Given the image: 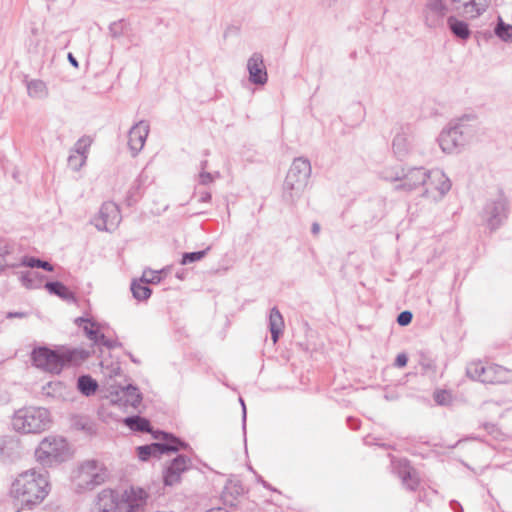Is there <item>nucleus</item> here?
<instances>
[{
	"label": "nucleus",
	"mask_w": 512,
	"mask_h": 512,
	"mask_svg": "<svg viewBox=\"0 0 512 512\" xmlns=\"http://www.w3.org/2000/svg\"><path fill=\"white\" fill-rule=\"evenodd\" d=\"M49 493L47 472L41 473L34 469L27 470L17 476L11 485L10 494L22 507L29 509L40 504Z\"/></svg>",
	"instance_id": "1"
},
{
	"label": "nucleus",
	"mask_w": 512,
	"mask_h": 512,
	"mask_svg": "<svg viewBox=\"0 0 512 512\" xmlns=\"http://www.w3.org/2000/svg\"><path fill=\"white\" fill-rule=\"evenodd\" d=\"M148 494L139 487L125 489L119 498L111 489H103L98 493L91 512H134L137 507L146 504Z\"/></svg>",
	"instance_id": "2"
},
{
	"label": "nucleus",
	"mask_w": 512,
	"mask_h": 512,
	"mask_svg": "<svg viewBox=\"0 0 512 512\" xmlns=\"http://www.w3.org/2000/svg\"><path fill=\"white\" fill-rule=\"evenodd\" d=\"M474 116L465 115L450 122L439 134L437 141L446 154L459 153L476 134V128L470 123Z\"/></svg>",
	"instance_id": "3"
},
{
	"label": "nucleus",
	"mask_w": 512,
	"mask_h": 512,
	"mask_svg": "<svg viewBox=\"0 0 512 512\" xmlns=\"http://www.w3.org/2000/svg\"><path fill=\"white\" fill-rule=\"evenodd\" d=\"M310 161L304 157L294 159L283 184V200L294 205L302 196L311 176Z\"/></svg>",
	"instance_id": "4"
},
{
	"label": "nucleus",
	"mask_w": 512,
	"mask_h": 512,
	"mask_svg": "<svg viewBox=\"0 0 512 512\" xmlns=\"http://www.w3.org/2000/svg\"><path fill=\"white\" fill-rule=\"evenodd\" d=\"M51 417L46 408L24 407L15 411L11 424L16 432L39 434L50 427Z\"/></svg>",
	"instance_id": "5"
},
{
	"label": "nucleus",
	"mask_w": 512,
	"mask_h": 512,
	"mask_svg": "<svg viewBox=\"0 0 512 512\" xmlns=\"http://www.w3.org/2000/svg\"><path fill=\"white\" fill-rule=\"evenodd\" d=\"M509 203L502 191L487 198L479 214L482 224L490 231L495 232L507 220Z\"/></svg>",
	"instance_id": "6"
},
{
	"label": "nucleus",
	"mask_w": 512,
	"mask_h": 512,
	"mask_svg": "<svg viewBox=\"0 0 512 512\" xmlns=\"http://www.w3.org/2000/svg\"><path fill=\"white\" fill-rule=\"evenodd\" d=\"M68 444L62 437H45L35 450L36 461L44 467H50L64 460Z\"/></svg>",
	"instance_id": "7"
},
{
	"label": "nucleus",
	"mask_w": 512,
	"mask_h": 512,
	"mask_svg": "<svg viewBox=\"0 0 512 512\" xmlns=\"http://www.w3.org/2000/svg\"><path fill=\"white\" fill-rule=\"evenodd\" d=\"M155 439L161 442H155L149 445L137 447V454L140 460L147 461L150 457H158L169 452H177L182 448H186L187 444L176 438L172 434L157 431L153 434Z\"/></svg>",
	"instance_id": "8"
},
{
	"label": "nucleus",
	"mask_w": 512,
	"mask_h": 512,
	"mask_svg": "<svg viewBox=\"0 0 512 512\" xmlns=\"http://www.w3.org/2000/svg\"><path fill=\"white\" fill-rule=\"evenodd\" d=\"M107 477V470L102 463L96 460L84 461L75 477L77 490H93L96 486L104 483Z\"/></svg>",
	"instance_id": "9"
},
{
	"label": "nucleus",
	"mask_w": 512,
	"mask_h": 512,
	"mask_svg": "<svg viewBox=\"0 0 512 512\" xmlns=\"http://www.w3.org/2000/svg\"><path fill=\"white\" fill-rule=\"evenodd\" d=\"M451 186L450 179L442 170H429L427 180L423 183V196L433 202H437L450 191Z\"/></svg>",
	"instance_id": "10"
},
{
	"label": "nucleus",
	"mask_w": 512,
	"mask_h": 512,
	"mask_svg": "<svg viewBox=\"0 0 512 512\" xmlns=\"http://www.w3.org/2000/svg\"><path fill=\"white\" fill-rule=\"evenodd\" d=\"M31 360L35 367L50 373H60L64 367L62 352L51 350L48 347L34 348Z\"/></svg>",
	"instance_id": "11"
},
{
	"label": "nucleus",
	"mask_w": 512,
	"mask_h": 512,
	"mask_svg": "<svg viewBox=\"0 0 512 512\" xmlns=\"http://www.w3.org/2000/svg\"><path fill=\"white\" fill-rule=\"evenodd\" d=\"M122 220L119 207L114 202H104L97 216L92 220L99 231L113 232Z\"/></svg>",
	"instance_id": "12"
},
{
	"label": "nucleus",
	"mask_w": 512,
	"mask_h": 512,
	"mask_svg": "<svg viewBox=\"0 0 512 512\" xmlns=\"http://www.w3.org/2000/svg\"><path fill=\"white\" fill-rule=\"evenodd\" d=\"M447 11L448 8L443 0H426L423 8V18L426 26L429 28L441 26Z\"/></svg>",
	"instance_id": "13"
},
{
	"label": "nucleus",
	"mask_w": 512,
	"mask_h": 512,
	"mask_svg": "<svg viewBox=\"0 0 512 512\" xmlns=\"http://www.w3.org/2000/svg\"><path fill=\"white\" fill-rule=\"evenodd\" d=\"M428 171L423 167H414L408 169L406 173L397 175L394 179L401 183L396 186L398 190L412 191L423 186V183L427 180Z\"/></svg>",
	"instance_id": "14"
},
{
	"label": "nucleus",
	"mask_w": 512,
	"mask_h": 512,
	"mask_svg": "<svg viewBox=\"0 0 512 512\" xmlns=\"http://www.w3.org/2000/svg\"><path fill=\"white\" fill-rule=\"evenodd\" d=\"M149 134V124L146 121H139L131 127L128 133V146L133 157L143 149Z\"/></svg>",
	"instance_id": "15"
},
{
	"label": "nucleus",
	"mask_w": 512,
	"mask_h": 512,
	"mask_svg": "<svg viewBox=\"0 0 512 512\" xmlns=\"http://www.w3.org/2000/svg\"><path fill=\"white\" fill-rule=\"evenodd\" d=\"M249 81L255 85H264L268 80L263 56L260 53H253L247 61Z\"/></svg>",
	"instance_id": "16"
},
{
	"label": "nucleus",
	"mask_w": 512,
	"mask_h": 512,
	"mask_svg": "<svg viewBox=\"0 0 512 512\" xmlns=\"http://www.w3.org/2000/svg\"><path fill=\"white\" fill-rule=\"evenodd\" d=\"M190 459L184 455H178L166 468L163 480L165 485L172 486L180 481L181 474L189 467Z\"/></svg>",
	"instance_id": "17"
},
{
	"label": "nucleus",
	"mask_w": 512,
	"mask_h": 512,
	"mask_svg": "<svg viewBox=\"0 0 512 512\" xmlns=\"http://www.w3.org/2000/svg\"><path fill=\"white\" fill-rule=\"evenodd\" d=\"M447 25H448L451 33L456 38L463 40V41H466L470 38L471 30L465 21L459 20L455 16H450L447 19Z\"/></svg>",
	"instance_id": "18"
},
{
	"label": "nucleus",
	"mask_w": 512,
	"mask_h": 512,
	"mask_svg": "<svg viewBox=\"0 0 512 512\" xmlns=\"http://www.w3.org/2000/svg\"><path fill=\"white\" fill-rule=\"evenodd\" d=\"M91 355V351L83 348L66 349L62 351L63 364L79 365L87 360Z\"/></svg>",
	"instance_id": "19"
},
{
	"label": "nucleus",
	"mask_w": 512,
	"mask_h": 512,
	"mask_svg": "<svg viewBox=\"0 0 512 512\" xmlns=\"http://www.w3.org/2000/svg\"><path fill=\"white\" fill-rule=\"evenodd\" d=\"M392 148L394 154L399 159L405 158L411 149V141L409 135L405 132L396 134L392 142Z\"/></svg>",
	"instance_id": "20"
},
{
	"label": "nucleus",
	"mask_w": 512,
	"mask_h": 512,
	"mask_svg": "<svg viewBox=\"0 0 512 512\" xmlns=\"http://www.w3.org/2000/svg\"><path fill=\"white\" fill-rule=\"evenodd\" d=\"M283 327V317L280 311L276 307H273L269 315V330L271 332V338L274 343L278 341L279 336L282 333Z\"/></svg>",
	"instance_id": "21"
},
{
	"label": "nucleus",
	"mask_w": 512,
	"mask_h": 512,
	"mask_svg": "<svg viewBox=\"0 0 512 512\" xmlns=\"http://www.w3.org/2000/svg\"><path fill=\"white\" fill-rule=\"evenodd\" d=\"M26 88L29 97L34 99H44L48 96V88L44 81L32 79L26 81Z\"/></svg>",
	"instance_id": "22"
},
{
	"label": "nucleus",
	"mask_w": 512,
	"mask_h": 512,
	"mask_svg": "<svg viewBox=\"0 0 512 512\" xmlns=\"http://www.w3.org/2000/svg\"><path fill=\"white\" fill-rule=\"evenodd\" d=\"M490 0H468L464 2V12L470 18H477L483 14L489 6Z\"/></svg>",
	"instance_id": "23"
},
{
	"label": "nucleus",
	"mask_w": 512,
	"mask_h": 512,
	"mask_svg": "<svg viewBox=\"0 0 512 512\" xmlns=\"http://www.w3.org/2000/svg\"><path fill=\"white\" fill-rule=\"evenodd\" d=\"M243 492V486L239 481L229 480L223 489L222 498L225 503L233 505V500Z\"/></svg>",
	"instance_id": "24"
},
{
	"label": "nucleus",
	"mask_w": 512,
	"mask_h": 512,
	"mask_svg": "<svg viewBox=\"0 0 512 512\" xmlns=\"http://www.w3.org/2000/svg\"><path fill=\"white\" fill-rule=\"evenodd\" d=\"M45 288L49 291V293L57 295L63 300L72 302L75 301L73 292H71L64 284L59 281L47 282L45 284Z\"/></svg>",
	"instance_id": "25"
},
{
	"label": "nucleus",
	"mask_w": 512,
	"mask_h": 512,
	"mask_svg": "<svg viewBox=\"0 0 512 512\" xmlns=\"http://www.w3.org/2000/svg\"><path fill=\"white\" fill-rule=\"evenodd\" d=\"M124 424L133 431L151 432L150 422L140 416H130L124 419Z\"/></svg>",
	"instance_id": "26"
},
{
	"label": "nucleus",
	"mask_w": 512,
	"mask_h": 512,
	"mask_svg": "<svg viewBox=\"0 0 512 512\" xmlns=\"http://www.w3.org/2000/svg\"><path fill=\"white\" fill-rule=\"evenodd\" d=\"M75 324L83 329V332L90 341L94 342L98 332L100 331L95 322L88 318L78 317L75 319Z\"/></svg>",
	"instance_id": "27"
},
{
	"label": "nucleus",
	"mask_w": 512,
	"mask_h": 512,
	"mask_svg": "<svg viewBox=\"0 0 512 512\" xmlns=\"http://www.w3.org/2000/svg\"><path fill=\"white\" fill-rule=\"evenodd\" d=\"M400 477L402 479V483L403 485L411 490V491H414L416 490V488L418 487L419 485V479L417 477V473L416 471L409 467V466H405L401 471H400Z\"/></svg>",
	"instance_id": "28"
},
{
	"label": "nucleus",
	"mask_w": 512,
	"mask_h": 512,
	"mask_svg": "<svg viewBox=\"0 0 512 512\" xmlns=\"http://www.w3.org/2000/svg\"><path fill=\"white\" fill-rule=\"evenodd\" d=\"M77 388L83 395L90 396L96 392L98 383L91 376L82 375L77 380Z\"/></svg>",
	"instance_id": "29"
},
{
	"label": "nucleus",
	"mask_w": 512,
	"mask_h": 512,
	"mask_svg": "<svg viewBox=\"0 0 512 512\" xmlns=\"http://www.w3.org/2000/svg\"><path fill=\"white\" fill-rule=\"evenodd\" d=\"M145 282L140 280V282L133 281L131 284V291L133 297L139 301L147 300L151 296V289L144 284Z\"/></svg>",
	"instance_id": "30"
},
{
	"label": "nucleus",
	"mask_w": 512,
	"mask_h": 512,
	"mask_svg": "<svg viewBox=\"0 0 512 512\" xmlns=\"http://www.w3.org/2000/svg\"><path fill=\"white\" fill-rule=\"evenodd\" d=\"M494 33L502 41L512 43V25L504 23L501 18L494 29Z\"/></svg>",
	"instance_id": "31"
},
{
	"label": "nucleus",
	"mask_w": 512,
	"mask_h": 512,
	"mask_svg": "<svg viewBox=\"0 0 512 512\" xmlns=\"http://www.w3.org/2000/svg\"><path fill=\"white\" fill-rule=\"evenodd\" d=\"M123 392L127 398V402H129L131 404V406L137 407L141 403L142 396L139 393V390L137 387H135L133 385H128L125 387Z\"/></svg>",
	"instance_id": "32"
},
{
	"label": "nucleus",
	"mask_w": 512,
	"mask_h": 512,
	"mask_svg": "<svg viewBox=\"0 0 512 512\" xmlns=\"http://www.w3.org/2000/svg\"><path fill=\"white\" fill-rule=\"evenodd\" d=\"M22 265L30 268H42L46 271H53V266L49 262L34 257H24L22 259Z\"/></svg>",
	"instance_id": "33"
},
{
	"label": "nucleus",
	"mask_w": 512,
	"mask_h": 512,
	"mask_svg": "<svg viewBox=\"0 0 512 512\" xmlns=\"http://www.w3.org/2000/svg\"><path fill=\"white\" fill-rule=\"evenodd\" d=\"M209 250H210V247L206 248L205 250H201V251L185 252L182 254L180 263H181V265H187L190 263L200 261L206 256V254Z\"/></svg>",
	"instance_id": "34"
},
{
	"label": "nucleus",
	"mask_w": 512,
	"mask_h": 512,
	"mask_svg": "<svg viewBox=\"0 0 512 512\" xmlns=\"http://www.w3.org/2000/svg\"><path fill=\"white\" fill-rule=\"evenodd\" d=\"M92 144V139L89 136H83L75 143L73 149L71 150L74 153L80 154L82 156H87L89 148Z\"/></svg>",
	"instance_id": "35"
},
{
	"label": "nucleus",
	"mask_w": 512,
	"mask_h": 512,
	"mask_svg": "<svg viewBox=\"0 0 512 512\" xmlns=\"http://www.w3.org/2000/svg\"><path fill=\"white\" fill-rule=\"evenodd\" d=\"M485 367L486 366L481 362H472L467 366L466 374L470 379L479 381L482 377Z\"/></svg>",
	"instance_id": "36"
},
{
	"label": "nucleus",
	"mask_w": 512,
	"mask_h": 512,
	"mask_svg": "<svg viewBox=\"0 0 512 512\" xmlns=\"http://www.w3.org/2000/svg\"><path fill=\"white\" fill-rule=\"evenodd\" d=\"M86 160L87 156H82L71 151L68 157V165L72 170L79 171L86 163Z\"/></svg>",
	"instance_id": "37"
},
{
	"label": "nucleus",
	"mask_w": 512,
	"mask_h": 512,
	"mask_svg": "<svg viewBox=\"0 0 512 512\" xmlns=\"http://www.w3.org/2000/svg\"><path fill=\"white\" fill-rule=\"evenodd\" d=\"M496 369L497 368L494 366H486L479 382L494 383V382L498 381L497 376H496Z\"/></svg>",
	"instance_id": "38"
},
{
	"label": "nucleus",
	"mask_w": 512,
	"mask_h": 512,
	"mask_svg": "<svg viewBox=\"0 0 512 512\" xmlns=\"http://www.w3.org/2000/svg\"><path fill=\"white\" fill-rule=\"evenodd\" d=\"M11 253V247L5 241H0V270H3L6 263V256Z\"/></svg>",
	"instance_id": "39"
},
{
	"label": "nucleus",
	"mask_w": 512,
	"mask_h": 512,
	"mask_svg": "<svg viewBox=\"0 0 512 512\" xmlns=\"http://www.w3.org/2000/svg\"><path fill=\"white\" fill-rule=\"evenodd\" d=\"M413 315L410 311H402L397 317V323L400 326H407L411 323Z\"/></svg>",
	"instance_id": "40"
},
{
	"label": "nucleus",
	"mask_w": 512,
	"mask_h": 512,
	"mask_svg": "<svg viewBox=\"0 0 512 512\" xmlns=\"http://www.w3.org/2000/svg\"><path fill=\"white\" fill-rule=\"evenodd\" d=\"M109 31L113 37H119L122 34V21L111 23Z\"/></svg>",
	"instance_id": "41"
},
{
	"label": "nucleus",
	"mask_w": 512,
	"mask_h": 512,
	"mask_svg": "<svg viewBox=\"0 0 512 512\" xmlns=\"http://www.w3.org/2000/svg\"><path fill=\"white\" fill-rule=\"evenodd\" d=\"M213 176L211 173L206 171H201L199 174V183L202 185H208L213 182Z\"/></svg>",
	"instance_id": "42"
},
{
	"label": "nucleus",
	"mask_w": 512,
	"mask_h": 512,
	"mask_svg": "<svg viewBox=\"0 0 512 512\" xmlns=\"http://www.w3.org/2000/svg\"><path fill=\"white\" fill-rule=\"evenodd\" d=\"M140 184L137 185V187H132L128 191L126 202L129 206L133 205L137 201L136 193L139 189Z\"/></svg>",
	"instance_id": "43"
},
{
	"label": "nucleus",
	"mask_w": 512,
	"mask_h": 512,
	"mask_svg": "<svg viewBox=\"0 0 512 512\" xmlns=\"http://www.w3.org/2000/svg\"><path fill=\"white\" fill-rule=\"evenodd\" d=\"M151 277L148 278L147 277V273L144 272L143 276H142V281L146 282V283H158L160 282V276H159V273L158 272H151Z\"/></svg>",
	"instance_id": "44"
},
{
	"label": "nucleus",
	"mask_w": 512,
	"mask_h": 512,
	"mask_svg": "<svg viewBox=\"0 0 512 512\" xmlns=\"http://www.w3.org/2000/svg\"><path fill=\"white\" fill-rule=\"evenodd\" d=\"M407 362H408L407 355L404 353H400L397 355L394 365L396 367L402 368V367L406 366Z\"/></svg>",
	"instance_id": "45"
},
{
	"label": "nucleus",
	"mask_w": 512,
	"mask_h": 512,
	"mask_svg": "<svg viewBox=\"0 0 512 512\" xmlns=\"http://www.w3.org/2000/svg\"><path fill=\"white\" fill-rule=\"evenodd\" d=\"M449 394L446 391H440L435 393L434 399L438 404H445Z\"/></svg>",
	"instance_id": "46"
},
{
	"label": "nucleus",
	"mask_w": 512,
	"mask_h": 512,
	"mask_svg": "<svg viewBox=\"0 0 512 512\" xmlns=\"http://www.w3.org/2000/svg\"><path fill=\"white\" fill-rule=\"evenodd\" d=\"M28 316L27 312H8L6 318H26Z\"/></svg>",
	"instance_id": "47"
},
{
	"label": "nucleus",
	"mask_w": 512,
	"mask_h": 512,
	"mask_svg": "<svg viewBox=\"0 0 512 512\" xmlns=\"http://www.w3.org/2000/svg\"><path fill=\"white\" fill-rule=\"evenodd\" d=\"M107 340H108V338H106V336L99 331L97 336H96V339L93 342V344L94 345H102V346H104V343Z\"/></svg>",
	"instance_id": "48"
},
{
	"label": "nucleus",
	"mask_w": 512,
	"mask_h": 512,
	"mask_svg": "<svg viewBox=\"0 0 512 512\" xmlns=\"http://www.w3.org/2000/svg\"><path fill=\"white\" fill-rule=\"evenodd\" d=\"M107 340H108V338H106V336L99 331L97 336H96V339L93 342V344L94 345H102V346H104V343Z\"/></svg>",
	"instance_id": "49"
},
{
	"label": "nucleus",
	"mask_w": 512,
	"mask_h": 512,
	"mask_svg": "<svg viewBox=\"0 0 512 512\" xmlns=\"http://www.w3.org/2000/svg\"><path fill=\"white\" fill-rule=\"evenodd\" d=\"M450 508L454 511V512H463V507L462 505L456 501V500H452L450 502Z\"/></svg>",
	"instance_id": "50"
},
{
	"label": "nucleus",
	"mask_w": 512,
	"mask_h": 512,
	"mask_svg": "<svg viewBox=\"0 0 512 512\" xmlns=\"http://www.w3.org/2000/svg\"><path fill=\"white\" fill-rule=\"evenodd\" d=\"M121 344L115 340H111V339H108L107 341H105L104 343V347L108 348V349H113L115 347H118L120 346Z\"/></svg>",
	"instance_id": "51"
},
{
	"label": "nucleus",
	"mask_w": 512,
	"mask_h": 512,
	"mask_svg": "<svg viewBox=\"0 0 512 512\" xmlns=\"http://www.w3.org/2000/svg\"><path fill=\"white\" fill-rule=\"evenodd\" d=\"M211 200V194L207 191L202 192L200 196V201L209 202Z\"/></svg>",
	"instance_id": "52"
},
{
	"label": "nucleus",
	"mask_w": 512,
	"mask_h": 512,
	"mask_svg": "<svg viewBox=\"0 0 512 512\" xmlns=\"http://www.w3.org/2000/svg\"><path fill=\"white\" fill-rule=\"evenodd\" d=\"M68 60L70 62V64L72 66H74L75 68H78L79 64H78V61L76 60V58L72 55V53H69L68 54Z\"/></svg>",
	"instance_id": "53"
},
{
	"label": "nucleus",
	"mask_w": 512,
	"mask_h": 512,
	"mask_svg": "<svg viewBox=\"0 0 512 512\" xmlns=\"http://www.w3.org/2000/svg\"><path fill=\"white\" fill-rule=\"evenodd\" d=\"M311 232L314 234V235H318L319 232H320V225L319 223L317 222H314L311 226Z\"/></svg>",
	"instance_id": "54"
},
{
	"label": "nucleus",
	"mask_w": 512,
	"mask_h": 512,
	"mask_svg": "<svg viewBox=\"0 0 512 512\" xmlns=\"http://www.w3.org/2000/svg\"><path fill=\"white\" fill-rule=\"evenodd\" d=\"M240 402L242 404L243 422L245 423V421H246V407H245L244 401L241 398H240Z\"/></svg>",
	"instance_id": "55"
},
{
	"label": "nucleus",
	"mask_w": 512,
	"mask_h": 512,
	"mask_svg": "<svg viewBox=\"0 0 512 512\" xmlns=\"http://www.w3.org/2000/svg\"><path fill=\"white\" fill-rule=\"evenodd\" d=\"M348 421L350 423V426L352 429H357L358 428V425H357V421L354 420V419H351V418H348Z\"/></svg>",
	"instance_id": "56"
},
{
	"label": "nucleus",
	"mask_w": 512,
	"mask_h": 512,
	"mask_svg": "<svg viewBox=\"0 0 512 512\" xmlns=\"http://www.w3.org/2000/svg\"><path fill=\"white\" fill-rule=\"evenodd\" d=\"M206 512H229V511L224 508H212Z\"/></svg>",
	"instance_id": "57"
},
{
	"label": "nucleus",
	"mask_w": 512,
	"mask_h": 512,
	"mask_svg": "<svg viewBox=\"0 0 512 512\" xmlns=\"http://www.w3.org/2000/svg\"><path fill=\"white\" fill-rule=\"evenodd\" d=\"M184 276H185V271L182 270L181 272H177L176 273V277L180 280H183L184 279Z\"/></svg>",
	"instance_id": "58"
},
{
	"label": "nucleus",
	"mask_w": 512,
	"mask_h": 512,
	"mask_svg": "<svg viewBox=\"0 0 512 512\" xmlns=\"http://www.w3.org/2000/svg\"><path fill=\"white\" fill-rule=\"evenodd\" d=\"M200 167H201L202 171H205V169L207 167V160L202 161L201 164H200Z\"/></svg>",
	"instance_id": "59"
},
{
	"label": "nucleus",
	"mask_w": 512,
	"mask_h": 512,
	"mask_svg": "<svg viewBox=\"0 0 512 512\" xmlns=\"http://www.w3.org/2000/svg\"><path fill=\"white\" fill-rule=\"evenodd\" d=\"M22 281H23V283H24L27 287H29V286H30V284H28V283H27V278H26V276H23V277H22Z\"/></svg>",
	"instance_id": "60"
},
{
	"label": "nucleus",
	"mask_w": 512,
	"mask_h": 512,
	"mask_svg": "<svg viewBox=\"0 0 512 512\" xmlns=\"http://www.w3.org/2000/svg\"><path fill=\"white\" fill-rule=\"evenodd\" d=\"M129 357H130V359H131L134 363H139V361H138V360H136V359L133 357V355L129 354Z\"/></svg>",
	"instance_id": "61"
}]
</instances>
